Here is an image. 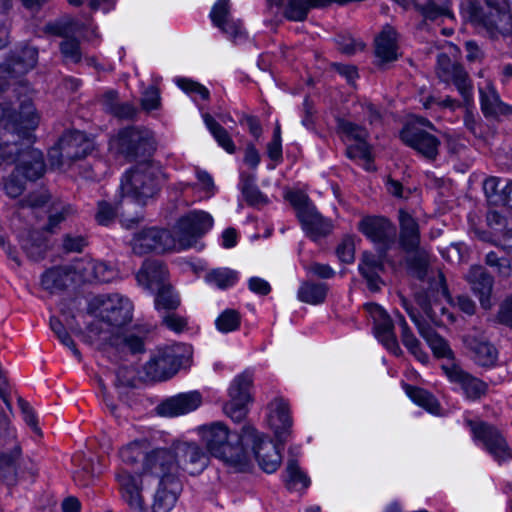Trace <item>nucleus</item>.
I'll list each match as a JSON object with an SVG mask.
<instances>
[{
	"instance_id": "f257e3e1",
	"label": "nucleus",
	"mask_w": 512,
	"mask_h": 512,
	"mask_svg": "<svg viewBox=\"0 0 512 512\" xmlns=\"http://www.w3.org/2000/svg\"><path fill=\"white\" fill-rule=\"evenodd\" d=\"M18 102L17 116L7 121L5 109H0V166L16 162L14 172L3 182V190L11 198L22 194L26 180H36L45 171L42 152L30 146L22 148L16 140L18 138L30 143L41 116L29 96H19Z\"/></svg>"
},
{
	"instance_id": "f03ea898",
	"label": "nucleus",
	"mask_w": 512,
	"mask_h": 512,
	"mask_svg": "<svg viewBox=\"0 0 512 512\" xmlns=\"http://www.w3.org/2000/svg\"><path fill=\"white\" fill-rule=\"evenodd\" d=\"M88 312L95 318L88 326L89 337L118 345L119 333L132 321L133 304L118 293L97 295L90 300Z\"/></svg>"
},
{
	"instance_id": "7ed1b4c3",
	"label": "nucleus",
	"mask_w": 512,
	"mask_h": 512,
	"mask_svg": "<svg viewBox=\"0 0 512 512\" xmlns=\"http://www.w3.org/2000/svg\"><path fill=\"white\" fill-rule=\"evenodd\" d=\"M209 457L195 443L181 442L171 448L154 449L145 458L144 474L158 475L162 479H178L182 472L189 475L201 473L208 465Z\"/></svg>"
},
{
	"instance_id": "20e7f679",
	"label": "nucleus",
	"mask_w": 512,
	"mask_h": 512,
	"mask_svg": "<svg viewBox=\"0 0 512 512\" xmlns=\"http://www.w3.org/2000/svg\"><path fill=\"white\" fill-rule=\"evenodd\" d=\"M200 435L212 456L238 471H244L248 454L243 448L242 434L231 432L223 423L215 422L201 427Z\"/></svg>"
},
{
	"instance_id": "39448f33",
	"label": "nucleus",
	"mask_w": 512,
	"mask_h": 512,
	"mask_svg": "<svg viewBox=\"0 0 512 512\" xmlns=\"http://www.w3.org/2000/svg\"><path fill=\"white\" fill-rule=\"evenodd\" d=\"M242 444L248 454V462L244 467L249 466L253 455L260 468L266 473H274L282 462L279 446L260 434L253 427H244L242 430Z\"/></svg>"
},
{
	"instance_id": "423d86ee",
	"label": "nucleus",
	"mask_w": 512,
	"mask_h": 512,
	"mask_svg": "<svg viewBox=\"0 0 512 512\" xmlns=\"http://www.w3.org/2000/svg\"><path fill=\"white\" fill-rule=\"evenodd\" d=\"M120 190L125 207L133 202L143 203L145 199L152 197L158 190L152 167L144 163L127 171L121 179Z\"/></svg>"
},
{
	"instance_id": "0eeeda50",
	"label": "nucleus",
	"mask_w": 512,
	"mask_h": 512,
	"mask_svg": "<svg viewBox=\"0 0 512 512\" xmlns=\"http://www.w3.org/2000/svg\"><path fill=\"white\" fill-rule=\"evenodd\" d=\"M214 219L203 210H192L178 219L173 228L177 251L197 247L199 239L212 229Z\"/></svg>"
},
{
	"instance_id": "6e6552de",
	"label": "nucleus",
	"mask_w": 512,
	"mask_h": 512,
	"mask_svg": "<svg viewBox=\"0 0 512 512\" xmlns=\"http://www.w3.org/2000/svg\"><path fill=\"white\" fill-rule=\"evenodd\" d=\"M286 199L296 210V215L304 232L313 240L331 233L333 224L330 219L324 218L309 200L308 196L300 191H290Z\"/></svg>"
},
{
	"instance_id": "1a4fd4ad",
	"label": "nucleus",
	"mask_w": 512,
	"mask_h": 512,
	"mask_svg": "<svg viewBox=\"0 0 512 512\" xmlns=\"http://www.w3.org/2000/svg\"><path fill=\"white\" fill-rule=\"evenodd\" d=\"M94 149V142L80 131L66 132L58 144L49 151L52 166L61 168L66 161L85 157Z\"/></svg>"
},
{
	"instance_id": "9d476101",
	"label": "nucleus",
	"mask_w": 512,
	"mask_h": 512,
	"mask_svg": "<svg viewBox=\"0 0 512 512\" xmlns=\"http://www.w3.org/2000/svg\"><path fill=\"white\" fill-rule=\"evenodd\" d=\"M185 352L189 353L182 344L157 349L145 365L146 374L153 380L170 378L182 365Z\"/></svg>"
},
{
	"instance_id": "9b49d317",
	"label": "nucleus",
	"mask_w": 512,
	"mask_h": 512,
	"mask_svg": "<svg viewBox=\"0 0 512 512\" xmlns=\"http://www.w3.org/2000/svg\"><path fill=\"white\" fill-rule=\"evenodd\" d=\"M338 131L347 146L348 157L359 161L360 165L365 170H374L370 148L366 142V129L351 121L340 120L338 123Z\"/></svg>"
},
{
	"instance_id": "f8f14e48",
	"label": "nucleus",
	"mask_w": 512,
	"mask_h": 512,
	"mask_svg": "<svg viewBox=\"0 0 512 512\" xmlns=\"http://www.w3.org/2000/svg\"><path fill=\"white\" fill-rule=\"evenodd\" d=\"M155 140L147 128H125L110 140V148L128 157L144 154L154 149Z\"/></svg>"
},
{
	"instance_id": "ddd939ff",
	"label": "nucleus",
	"mask_w": 512,
	"mask_h": 512,
	"mask_svg": "<svg viewBox=\"0 0 512 512\" xmlns=\"http://www.w3.org/2000/svg\"><path fill=\"white\" fill-rule=\"evenodd\" d=\"M252 382V373L245 371L237 375L229 386V400L223 406V411L234 422H241L248 413L247 406L251 401Z\"/></svg>"
},
{
	"instance_id": "4468645a",
	"label": "nucleus",
	"mask_w": 512,
	"mask_h": 512,
	"mask_svg": "<svg viewBox=\"0 0 512 512\" xmlns=\"http://www.w3.org/2000/svg\"><path fill=\"white\" fill-rule=\"evenodd\" d=\"M130 244L133 252L138 255L150 252L177 251L173 234L156 227L144 228L136 232Z\"/></svg>"
},
{
	"instance_id": "2eb2a0df",
	"label": "nucleus",
	"mask_w": 512,
	"mask_h": 512,
	"mask_svg": "<svg viewBox=\"0 0 512 512\" xmlns=\"http://www.w3.org/2000/svg\"><path fill=\"white\" fill-rule=\"evenodd\" d=\"M429 125L430 123L427 120L417 118L404 126L400 137L406 145L412 147L424 157L433 159L438 153L439 141L434 135L422 128Z\"/></svg>"
},
{
	"instance_id": "dca6fc26",
	"label": "nucleus",
	"mask_w": 512,
	"mask_h": 512,
	"mask_svg": "<svg viewBox=\"0 0 512 512\" xmlns=\"http://www.w3.org/2000/svg\"><path fill=\"white\" fill-rule=\"evenodd\" d=\"M442 370L450 384L453 385V390L461 392L468 400L474 401L485 395L487 384L465 371L457 363L443 364Z\"/></svg>"
},
{
	"instance_id": "f3484780",
	"label": "nucleus",
	"mask_w": 512,
	"mask_h": 512,
	"mask_svg": "<svg viewBox=\"0 0 512 512\" xmlns=\"http://www.w3.org/2000/svg\"><path fill=\"white\" fill-rule=\"evenodd\" d=\"M75 279L82 283H108L119 278L118 270L104 262L89 256L73 261Z\"/></svg>"
},
{
	"instance_id": "a211bd4d",
	"label": "nucleus",
	"mask_w": 512,
	"mask_h": 512,
	"mask_svg": "<svg viewBox=\"0 0 512 512\" xmlns=\"http://www.w3.org/2000/svg\"><path fill=\"white\" fill-rule=\"evenodd\" d=\"M471 429L476 444L484 448L494 460L501 463L511 458V450L497 429L483 422L472 425Z\"/></svg>"
},
{
	"instance_id": "6ab92c4d",
	"label": "nucleus",
	"mask_w": 512,
	"mask_h": 512,
	"mask_svg": "<svg viewBox=\"0 0 512 512\" xmlns=\"http://www.w3.org/2000/svg\"><path fill=\"white\" fill-rule=\"evenodd\" d=\"M471 19L476 23H482L493 37L497 34L512 33V13L505 0H498L495 4L488 3V11L483 17L475 13Z\"/></svg>"
},
{
	"instance_id": "aec40b11",
	"label": "nucleus",
	"mask_w": 512,
	"mask_h": 512,
	"mask_svg": "<svg viewBox=\"0 0 512 512\" xmlns=\"http://www.w3.org/2000/svg\"><path fill=\"white\" fill-rule=\"evenodd\" d=\"M116 479L120 486L123 500L134 512H143L145 510V502L142 496L144 484L155 481V476L143 477V470L139 475H132L127 471H120L116 474Z\"/></svg>"
},
{
	"instance_id": "412c9836",
	"label": "nucleus",
	"mask_w": 512,
	"mask_h": 512,
	"mask_svg": "<svg viewBox=\"0 0 512 512\" xmlns=\"http://www.w3.org/2000/svg\"><path fill=\"white\" fill-rule=\"evenodd\" d=\"M364 309L374 323V335L379 342L392 354L399 355L401 349L393 331V323L386 311L375 303H367Z\"/></svg>"
},
{
	"instance_id": "4be33fe9",
	"label": "nucleus",
	"mask_w": 512,
	"mask_h": 512,
	"mask_svg": "<svg viewBox=\"0 0 512 512\" xmlns=\"http://www.w3.org/2000/svg\"><path fill=\"white\" fill-rule=\"evenodd\" d=\"M463 343L471 360L476 365L484 368L496 366L499 357L498 350L482 333L474 331L466 334L463 337Z\"/></svg>"
},
{
	"instance_id": "5701e85b",
	"label": "nucleus",
	"mask_w": 512,
	"mask_h": 512,
	"mask_svg": "<svg viewBox=\"0 0 512 512\" xmlns=\"http://www.w3.org/2000/svg\"><path fill=\"white\" fill-rule=\"evenodd\" d=\"M437 73L439 78L446 83H453L459 94L466 103L473 98V87L466 71L456 64H451L446 55H440L438 58Z\"/></svg>"
},
{
	"instance_id": "b1692460",
	"label": "nucleus",
	"mask_w": 512,
	"mask_h": 512,
	"mask_svg": "<svg viewBox=\"0 0 512 512\" xmlns=\"http://www.w3.org/2000/svg\"><path fill=\"white\" fill-rule=\"evenodd\" d=\"M230 1L218 0L212 7L210 18L213 24L220 28L235 43H240L246 39V31L240 21H235L229 17Z\"/></svg>"
},
{
	"instance_id": "393cba45",
	"label": "nucleus",
	"mask_w": 512,
	"mask_h": 512,
	"mask_svg": "<svg viewBox=\"0 0 512 512\" xmlns=\"http://www.w3.org/2000/svg\"><path fill=\"white\" fill-rule=\"evenodd\" d=\"M202 404L198 391L180 393L162 401L157 406V413L163 417H178L196 410Z\"/></svg>"
},
{
	"instance_id": "a878e982",
	"label": "nucleus",
	"mask_w": 512,
	"mask_h": 512,
	"mask_svg": "<svg viewBox=\"0 0 512 512\" xmlns=\"http://www.w3.org/2000/svg\"><path fill=\"white\" fill-rule=\"evenodd\" d=\"M267 422L278 443L283 445L290 435L292 425L289 406L284 399L276 398L269 403Z\"/></svg>"
},
{
	"instance_id": "bb28decb",
	"label": "nucleus",
	"mask_w": 512,
	"mask_h": 512,
	"mask_svg": "<svg viewBox=\"0 0 512 512\" xmlns=\"http://www.w3.org/2000/svg\"><path fill=\"white\" fill-rule=\"evenodd\" d=\"M38 51L34 47L25 46L17 51L6 63L0 64V79L17 78L33 69L37 63Z\"/></svg>"
},
{
	"instance_id": "cd10ccee",
	"label": "nucleus",
	"mask_w": 512,
	"mask_h": 512,
	"mask_svg": "<svg viewBox=\"0 0 512 512\" xmlns=\"http://www.w3.org/2000/svg\"><path fill=\"white\" fill-rule=\"evenodd\" d=\"M358 229L373 243L383 246L395 235L393 225L384 217H365L359 222Z\"/></svg>"
},
{
	"instance_id": "c85d7f7f",
	"label": "nucleus",
	"mask_w": 512,
	"mask_h": 512,
	"mask_svg": "<svg viewBox=\"0 0 512 512\" xmlns=\"http://www.w3.org/2000/svg\"><path fill=\"white\" fill-rule=\"evenodd\" d=\"M466 279L473 293L478 297L481 307L486 310L490 309L492 307L493 277L482 266H472Z\"/></svg>"
},
{
	"instance_id": "c756f323",
	"label": "nucleus",
	"mask_w": 512,
	"mask_h": 512,
	"mask_svg": "<svg viewBox=\"0 0 512 512\" xmlns=\"http://www.w3.org/2000/svg\"><path fill=\"white\" fill-rule=\"evenodd\" d=\"M167 277L166 267L157 260H146L136 274L138 284L153 293L168 285Z\"/></svg>"
},
{
	"instance_id": "7c9ffc66",
	"label": "nucleus",
	"mask_w": 512,
	"mask_h": 512,
	"mask_svg": "<svg viewBox=\"0 0 512 512\" xmlns=\"http://www.w3.org/2000/svg\"><path fill=\"white\" fill-rule=\"evenodd\" d=\"M155 476V481L158 483V489L156 491L153 512H169L175 505L179 493V483L174 478H166L165 480L158 475H145L143 477Z\"/></svg>"
},
{
	"instance_id": "2f4dec72",
	"label": "nucleus",
	"mask_w": 512,
	"mask_h": 512,
	"mask_svg": "<svg viewBox=\"0 0 512 512\" xmlns=\"http://www.w3.org/2000/svg\"><path fill=\"white\" fill-rule=\"evenodd\" d=\"M75 276L72 262L66 266L47 270L41 278V285L50 293H56L72 285H79L80 281L76 280Z\"/></svg>"
},
{
	"instance_id": "473e14b6",
	"label": "nucleus",
	"mask_w": 512,
	"mask_h": 512,
	"mask_svg": "<svg viewBox=\"0 0 512 512\" xmlns=\"http://www.w3.org/2000/svg\"><path fill=\"white\" fill-rule=\"evenodd\" d=\"M412 321L416 324L420 335L425 339L433 354L437 358L453 360L454 353L448 342L438 335L433 328L420 321L413 313L409 312Z\"/></svg>"
},
{
	"instance_id": "72a5a7b5",
	"label": "nucleus",
	"mask_w": 512,
	"mask_h": 512,
	"mask_svg": "<svg viewBox=\"0 0 512 512\" xmlns=\"http://www.w3.org/2000/svg\"><path fill=\"white\" fill-rule=\"evenodd\" d=\"M400 235L399 242L406 251H414L420 243L419 224L415 217L404 209L399 210L398 214Z\"/></svg>"
},
{
	"instance_id": "f704fd0d",
	"label": "nucleus",
	"mask_w": 512,
	"mask_h": 512,
	"mask_svg": "<svg viewBox=\"0 0 512 512\" xmlns=\"http://www.w3.org/2000/svg\"><path fill=\"white\" fill-rule=\"evenodd\" d=\"M376 56L383 62L394 61L398 57V35L395 29L385 26L375 39Z\"/></svg>"
},
{
	"instance_id": "c9c22d12",
	"label": "nucleus",
	"mask_w": 512,
	"mask_h": 512,
	"mask_svg": "<svg viewBox=\"0 0 512 512\" xmlns=\"http://www.w3.org/2000/svg\"><path fill=\"white\" fill-rule=\"evenodd\" d=\"M404 9L415 7L421 14L430 20H434L440 16H450L449 0H428L425 6H421L413 0H394Z\"/></svg>"
},
{
	"instance_id": "e433bc0d",
	"label": "nucleus",
	"mask_w": 512,
	"mask_h": 512,
	"mask_svg": "<svg viewBox=\"0 0 512 512\" xmlns=\"http://www.w3.org/2000/svg\"><path fill=\"white\" fill-rule=\"evenodd\" d=\"M149 446L150 443L146 438L133 440L120 448L119 457L124 464L129 466L137 464L142 458L144 463L146 456L153 451L147 452Z\"/></svg>"
},
{
	"instance_id": "4c0bfd02",
	"label": "nucleus",
	"mask_w": 512,
	"mask_h": 512,
	"mask_svg": "<svg viewBox=\"0 0 512 512\" xmlns=\"http://www.w3.org/2000/svg\"><path fill=\"white\" fill-rule=\"evenodd\" d=\"M480 102L483 113L486 116H494L502 111V102L495 90L493 84L489 80H484L478 84Z\"/></svg>"
},
{
	"instance_id": "58836bf2",
	"label": "nucleus",
	"mask_w": 512,
	"mask_h": 512,
	"mask_svg": "<svg viewBox=\"0 0 512 512\" xmlns=\"http://www.w3.org/2000/svg\"><path fill=\"white\" fill-rule=\"evenodd\" d=\"M382 270L379 259L371 253H364L361 263L359 264V271L362 276L367 280L368 287L372 291L380 288L379 272Z\"/></svg>"
},
{
	"instance_id": "ea45409f",
	"label": "nucleus",
	"mask_w": 512,
	"mask_h": 512,
	"mask_svg": "<svg viewBox=\"0 0 512 512\" xmlns=\"http://www.w3.org/2000/svg\"><path fill=\"white\" fill-rule=\"evenodd\" d=\"M328 292L325 283L302 282L297 292V298L310 305H318L324 302Z\"/></svg>"
},
{
	"instance_id": "a19ab883",
	"label": "nucleus",
	"mask_w": 512,
	"mask_h": 512,
	"mask_svg": "<svg viewBox=\"0 0 512 512\" xmlns=\"http://www.w3.org/2000/svg\"><path fill=\"white\" fill-rule=\"evenodd\" d=\"M407 396L418 406L424 408L433 415H439L440 407L437 399L428 391L413 387L407 384L403 385Z\"/></svg>"
},
{
	"instance_id": "79ce46f5",
	"label": "nucleus",
	"mask_w": 512,
	"mask_h": 512,
	"mask_svg": "<svg viewBox=\"0 0 512 512\" xmlns=\"http://www.w3.org/2000/svg\"><path fill=\"white\" fill-rule=\"evenodd\" d=\"M254 175L240 174L239 188L246 202L251 206H260L268 203V199L263 195L255 184Z\"/></svg>"
},
{
	"instance_id": "37998d69",
	"label": "nucleus",
	"mask_w": 512,
	"mask_h": 512,
	"mask_svg": "<svg viewBox=\"0 0 512 512\" xmlns=\"http://www.w3.org/2000/svg\"><path fill=\"white\" fill-rule=\"evenodd\" d=\"M283 481L289 490H301L310 486L309 477L300 469L295 460H289L283 475Z\"/></svg>"
},
{
	"instance_id": "c03bdc74",
	"label": "nucleus",
	"mask_w": 512,
	"mask_h": 512,
	"mask_svg": "<svg viewBox=\"0 0 512 512\" xmlns=\"http://www.w3.org/2000/svg\"><path fill=\"white\" fill-rule=\"evenodd\" d=\"M201 115L207 129L212 134L218 145L227 153L233 154L235 152V145L227 130L219 125L208 113L202 112Z\"/></svg>"
},
{
	"instance_id": "a18cd8bd",
	"label": "nucleus",
	"mask_w": 512,
	"mask_h": 512,
	"mask_svg": "<svg viewBox=\"0 0 512 512\" xmlns=\"http://www.w3.org/2000/svg\"><path fill=\"white\" fill-rule=\"evenodd\" d=\"M238 279V272L226 267L213 269L205 275L208 285L222 290L234 286Z\"/></svg>"
},
{
	"instance_id": "49530a36",
	"label": "nucleus",
	"mask_w": 512,
	"mask_h": 512,
	"mask_svg": "<svg viewBox=\"0 0 512 512\" xmlns=\"http://www.w3.org/2000/svg\"><path fill=\"white\" fill-rule=\"evenodd\" d=\"M103 107L119 118H131L135 114V108L129 103H119L118 93L109 90L103 94L101 99Z\"/></svg>"
},
{
	"instance_id": "de8ad7c7",
	"label": "nucleus",
	"mask_w": 512,
	"mask_h": 512,
	"mask_svg": "<svg viewBox=\"0 0 512 512\" xmlns=\"http://www.w3.org/2000/svg\"><path fill=\"white\" fill-rule=\"evenodd\" d=\"M398 322L401 327V338L404 346L410 351V353L415 356L418 361L421 363H427L429 360L428 354L422 350L420 342L409 330V327L403 316L398 315Z\"/></svg>"
},
{
	"instance_id": "09e8293b",
	"label": "nucleus",
	"mask_w": 512,
	"mask_h": 512,
	"mask_svg": "<svg viewBox=\"0 0 512 512\" xmlns=\"http://www.w3.org/2000/svg\"><path fill=\"white\" fill-rule=\"evenodd\" d=\"M19 243L23 251L34 260L40 259L46 249L44 239L36 231L22 234L19 238Z\"/></svg>"
},
{
	"instance_id": "8fccbe9b",
	"label": "nucleus",
	"mask_w": 512,
	"mask_h": 512,
	"mask_svg": "<svg viewBox=\"0 0 512 512\" xmlns=\"http://www.w3.org/2000/svg\"><path fill=\"white\" fill-rule=\"evenodd\" d=\"M241 316L237 310L225 309L215 320L216 329L221 333H230L240 327Z\"/></svg>"
},
{
	"instance_id": "3c124183",
	"label": "nucleus",
	"mask_w": 512,
	"mask_h": 512,
	"mask_svg": "<svg viewBox=\"0 0 512 512\" xmlns=\"http://www.w3.org/2000/svg\"><path fill=\"white\" fill-rule=\"evenodd\" d=\"M155 308L160 310H174L180 304L178 295L174 292L170 285H166L156 291Z\"/></svg>"
},
{
	"instance_id": "603ef678",
	"label": "nucleus",
	"mask_w": 512,
	"mask_h": 512,
	"mask_svg": "<svg viewBox=\"0 0 512 512\" xmlns=\"http://www.w3.org/2000/svg\"><path fill=\"white\" fill-rule=\"evenodd\" d=\"M176 85L187 95L191 97L194 102L198 100H207L209 98L208 89L188 78H177L175 79Z\"/></svg>"
},
{
	"instance_id": "864d4df0",
	"label": "nucleus",
	"mask_w": 512,
	"mask_h": 512,
	"mask_svg": "<svg viewBox=\"0 0 512 512\" xmlns=\"http://www.w3.org/2000/svg\"><path fill=\"white\" fill-rule=\"evenodd\" d=\"M20 455V449L14 436L11 435L9 440L8 453L0 454V473L3 472H14V463Z\"/></svg>"
},
{
	"instance_id": "5fc2aeb1",
	"label": "nucleus",
	"mask_w": 512,
	"mask_h": 512,
	"mask_svg": "<svg viewBox=\"0 0 512 512\" xmlns=\"http://www.w3.org/2000/svg\"><path fill=\"white\" fill-rule=\"evenodd\" d=\"M486 264L502 278H509L512 274L510 261L505 257L498 256L495 252H489L486 255Z\"/></svg>"
},
{
	"instance_id": "6e6d98bb",
	"label": "nucleus",
	"mask_w": 512,
	"mask_h": 512,
	"mask_svg": "<svg viewBox=\"0 0 512 512\" xmlns=\"http://www.w3.org/2000/svg\"><path fill=\"white\" fill-rule=\"evenodd\" d=\"M74 213V209L69 204L59 203L53 206V210L49 215L48 224L46 229L50 232L53 230L68 217L69 215Z\"/></svg>"
},
{
	"instance_id": "4d7b16f0",
	"label": "nucleus",
	"mask_w": 512,
	"mask_h": 512,
	"mask_svg": "<svg viewBox=\"0 0 512 512\" xmlns=\"http://www.w3.org/2000/svg\"><path fill=\"white\" fill-rule=\"evenodd\" d=\"M115 346H123L128 348L132 353H139L144 350V340L143 337L133 332L124 333V330H122L118 335V345Z\"/></svg>"
},
{
	"instance_id": "13d9d810",
	"label": "nucleus",
	"mask_w": 512,
	"mask_h": 512,
	"mask_svg": "<svg viewBox=\"0 0 512 512\" xmlns=\"http://www.w3.org/2000/svg\"><path fill=\"white\" fill-rule=\"evenodd\" d=\"M61 53L66 61L77 63L81 59L79 42L72 38L65 39L60 45Z\"/></svg>"
},
{
	"instance_id": "bf43d9fd",
	"label": "nucleus",
	"mask_w": 512,
	"mask_h": 512,
	"mask_svg": "<svg viewBox=\"0 0 512 512\" xmlns=\"http://www.w3.org/2000/svg\"><path fill=\"white\" fill-rule=\"evenodd\" d=\"M12 8L11 0H0V49L3 48L9 38V30L7 26V13Z\"/></svg>"
},
{
	"instance_id": "052dcab7",
	"label": "nucleus",
	"mask_w": 512,
	"mask_h": 512,
	"mask_svg": "<svg viewBox=\"0 0 512 512\" xmlns=\"http://www.w3.org/2000/svg\"><path fill=\"white\" fill-rule=\"evenodd\" d=\"M142 107L146 111L156 110L160 106V94L156 87L151 86L147 88L143 94Z\"/></svg>"
},
{
	"instance_id": "680f3d73",
	"label": "nucleus",
	"mask_w": 512,
	"mask_h": 512,
	"mask_svg": "<svg viewBox=\"0 0 512 512\" xmlns=\"http://www.w3.org/2000/svg\"><path fill=\"white\" fill-rule=\"evenodd\" d=\"M196 177L206 198H211L216 194L217 188L214 184L212 176L209 173L199 170L196 172Z\"/></svg>"
},
{
	"instance_id": "e2e57ef3",
	"label": "nucleus",
	"mask_w": 512,
	"mask_h": 512,
	"mask_svg": "<svg viewBox=\"0 0 512 512\" xmlns=\"http://www.w3.org/2000/svg\"><path fill=\"white\" fill-rule=\"evenodd\" d=\"M116 213V210L107 202H99L96 220L101 225H108L114 219Z\"/></svg>"
},
{
	"instance_id": "0e129e2a",
	"label": "nucleus",
	"mask_w": 512,
	"mask_h": 512,
	"mask_svg": "<svg viewBox=\"0 0 512 512\" xmlns=\"http://www.w3.org/2000/svg\"><path fill=\"white\" fill-rule=\"evenodd\" d=\"M49 200V194L46 190H40L37 193L29 195V197L21 202V206L36 209L42 207Z\"/></svg>"
},
{
	"instance_id": "69168bd1",
	"label": "nucleus",
	"mask_w": 512,
	"mask_h": 512,
	"mask_svg": "<svg viewBox=\"0 0 512 512\" xmlns=\"http://www.w3.org/2000/svg\"><path fill=\"white\" fill-rule=\"evenodd\" d=\"M307 273L323 279H329L334 276L335 271L327 264L314 262L305 267Z\"/></svg>"
},
{
	"instance_id": "338daca9",
	"label": "nucleus",
	"mask_w": 512,
	"mask_h": 512,
	"mask_svg": "<svg viewBox=\"0 0 512 512\" xmlns=\"http://www.w3.org/2000/svg\"><path fill=\"white\" fill-rule=\"evenodd\" d=\"M498 319L501 323L512 327V294L508 295L501 303Z\"/></svg>"
},
{
	"instance_id": "774afa93",
	"label": "nucleus",
	"mask_w": 512,
	"mask_h": 512,
	"mask_svg": "<svg viewBox=\"0 0 512 512\" xmlns=\"http://www.w3.org/2000/svg\"><path fill=\"white\" fill-rule=\"evenodd\" d=\"M163 323L174 332H181L187 326V321L184 318L173 313L164 316Z\"/></svg>"
}]
</instances>
